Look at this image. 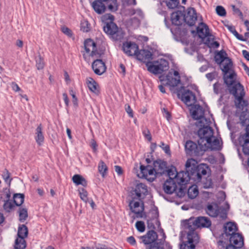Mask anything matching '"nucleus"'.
<instances>
[{"instance_id":"f257e3e1","label":"nucleus","mask_w":249,"mask_h":249,"mask_svg":"<svg viewBox=\"0 0 249 249\" xmlns=\"http://www.w3.org/2000/svg\"><path fill=\"white\" fill-rule=\"evenodd\" d=\"M230 93L234 97V103L237 108L243 110L248 106V101L244 99L246 95L244 86L240 83H235L228 88Z\"/></svg>"},{"instance_id":"f03ea898","label":"nucleus","mask_w":249,"mask_h":249,"mask_svg":"<svg viewBox=\"0 0 249 249\" xmlns=\"http://www.w3.org/2000/svg\"><path fill=\"white\" fill-rule=\"evenodd\" d=\"M165 234L163 233L162 239H158V234L154 230L148 231L146 234L140 237L142 242L144 245H149L146 249H164Z\"/></svg>"},{"instance_id":"7ed1b4c3","label":"nucleus","mask_w":249,"mask_h":249,"mask_svg":"<svg viewBox=\"0 0 249 249\" xmlns=\"http://www.w3.org/2000/svg\"><path fill=\"white\" fill-rule=\"evenodd\" d=\"M186 169L191 174L192 179L196 182L200 181L202 175L207 174L206 166L204 164L197 165L193 159H188L185 164Z\"/></svg>"},{"instance_id":"20e7f679","label":"nucleus","mask_w":249,"mask_h":249,"mask_svg":"<svg viewBox=\"0 0 249 249\" xmlns=\"http://www.w3.org/2000/svg\"><path fill=\"white\" fill-rule=\"evenodd\" d=\"M169 179H167L163 185V189L164 192L167 194H172L175 193L179 197L183 196L185 191L183 186L178 187V185L173 179L171 174V170L168 171Z\"/></svg>"},{"instance_id":"39448f33","label":"nucleus","mask_w":249,"mask_h":249,"mask_svg":"<svg viewBox=\"0 0 249 249\" xmlns=\"http://www.w3.org/2000/svg\"><path fill=\"white\" fill-rule=\"evenodd\" d=\"M128 206L131 213L134 214L133 216L134 219L146 217V214L144 212V203L142 200L132 198V200L129 201Z\"/></svg>"},{"instance_id":"423d86ee","label":"nucleus","mask_w":249,"mask_h":249,"mask_svg":"<svg viewBox=\"0 0 249 249\" xmlns=\"http://www.w3.org/2000/svg\"><path fill=\"white\" fill-rule=\"evenodd\" d=\"M185 148L187 154L194 155H202L204 152L206 151L208 146H206V143L203 144L201 143H198L197 144L192 141H187L185 144Z\"/></svg>"},{"instance_id":"0eeeda50","label":"nucleus","mask_w":249,"mask_h":249,"mask_svg":"<svg viewBox=\"0 0 249 249\" xmlns=\"http://www.w3.org/2000/svg\"><path fill=\"white\" fill-rule=\"evenodd\" d=\"M211 225V221L208 218L206 217H198L194 221L191 219L189 221L187 228L189 230L187 234H193V233L197 234L195 231L196 228L201 227L208 228Z\"/></svg>"},{"instance_id":"6e6552de","label":"nucleus","mask_w":249,"mask_h":249,"mask_svg":"<svg viewBox=\"0 0 249 249\" xmlns=\"http://www.w3.org/2000/svg\"><path fill=\"white\" fill-rule=\"evenodd\" d=\"M84 48L86 53H83V57L86 59L88 56H91L96 58L100 57L103 53L97 49L96 44L94 41L88 38L84 41Z\"/></svg>"},{"instance_id":"1a4fd4ad","label":"nucleus","mask_w":249,"mask_h":249,"mask_svg":"<svg viewBox=\"0 0 249 249\" xmlns=\"http://www.w3.org/2000/svg\"><path fill=\"white\" fill-rule=\"evenodd\" d=\"M104 31L115 40H120L124 37V33L122 29H119L113 22L107 23L104 27Z\"/></svg>"},{"instance_id":"9d476101","label":"nucleus","mask_w":249,"mask_h":249,"mask_svg":"<svg viewBox=\"0 0 249 249\" xmlns=\"http://www.w3.org/2000/svg\"><path fill=\"white\" fill-rule=\"evenodd\" d=\"M197 135L199 138L198 143H202L206 141V144L210 143L211 142V139L213 138V130L211 127L203 126L198 129Z\"/></svg>"},{"instance_id":"9b49d317","label":"nucleus","mask_w":249,"mask_h":249,"mask_svg":"<svg viewBox=\"0 0 249 249\" xmlns=\"http://www.w3.org/2000/svg\"><path fill=\"white\" fill-rule=\"evenodd\" d=\"M186 170L187 169H186ZM171 174L173 175L172 177L176 183H177L178 187L183 186L185 191L186 188L184 185L187 184V182L190 179H192L190 173L186 170V172L180 171L177 172L175 174L171 171Z\"/></svg>"},{"instance_id":"f8f14e48","label":"nucleus","mask_w":249,"mask_h":249,"mask_svg":"<svg viewBox=\"0 0 249 249\" xmlns=\"http://www.w3.org/2000/svg\"><path fill=\"white\" fill-rule=\"evenodd\" d=\"M207 213L212 217H216L218 215L223 219L227 217V213L224 210L221 209L218 205L215 203L209 204L206 209Z\"/></svg>"},{"instance_id":"ddd939ff","label":"nucleus","mask_w":249,"mask_h":249,"mask_svg":"<svg viewBox=\"0 0 249 249\" xmlns=\"http://www.w3.org/2000/svg\"><path fill=\"white\" fill-rule=\"evenodd\" d=\"M140 170L142 174V177L146 178L149 181L152 182L156 178V174L158 173L152 166L141 165Z\"/></svg>"},{"instance_id":"4468645a","label":"nucleus","mask_w":249,"mask_h":249,"mask_svg":"<svg viewBox=\"0 0 249 249\" xmlns=\"http://www.w3.org/2000/svg\"><path fill=\"white\" fill-rule=\"evenodd\" d=\"M167 85L172 87L178 86L181 82L180 74L177 71L172 70L166 76Z\"/></svg>"},{"instance_id":"2eb2a0df","label":"nucleus","mask_w":249,"mask_h":249,"mask_svg":"<svg viewBox=\"0 0 249 249\" xmlns=\"http://www.w3.org/2000/svg\"><path fill=\"white\" fill-rule=\"evenodd\" d=\"M187 241L180 245V249H195V244L198 242V234H187Z\"/></svg>"},{"instance_id":"dca6fc26","label":"nucleus","mask_w":249,"mask_h":249,"mask_svg":"<svg viewBox=\"0 0 249 249\" xmlns=\"http://www.w3.org/2000/svg\"><path fill=\"white\" fill-rule=\"evenodd\" d=\"M123 50L128 56H135L139 51V46L134 42L126 41L123 44Z\"/></svg>"},{"instance_id":"f3484780","label":"nucleus","mask_w":249,"mask_h":249,"mask_svg":"<svg viewBox=\"0 0 249 249\" xmlns=\"http://www.w3.org/2000/svg\"><path fill=\"white\" fill-rule=\"evenodd\" d=\"M183 16H184V22L190 26L195 24L197 20V16L194 8L188 9L186 13H183Z\"/></svg>"},{"instance_id":"a211bd4d","label":"nucleus","mask_w":249,"mask_h":249,"mask_svg":"<svg viewBox=\"0 0 249 249\" xmlns=\"http://www.w3.org/2000/svg\"><path fill=\"white\" fill-rule=\"evenodd\" d=\"M246 130V134L240 137L239 141L242 146L243 152L245 154H249V124L247 126Z\"/></svg>"},{"instance_id":"6ab92c4d","label":"nucleus","mask_w":249,"mask_h":249,"mask_svg":"<svg viewBox=\"0 0 249 249\" xmlns=\"http://www.w3.org/2000/svg\"><path fill=\"white\" fill-rule=\"evenodd\" d=\"M134 191L139 200H142L148 194L147 186L142 183H138L135 186Z\"/></svg>"},{"instance_id":"aec40b11","label":"nucleus","mask_w":249,"mask_h":249,"mask_svg":"<svg viewBox=\"0 0 249 249\" xmlns=\"http://www.w3.org/2000/svg\"><path fill=\"white\" fill-rule=\"evenodd\" d=\"M182 101L188 106H191L196 101V96L192 91L186 90L182 94Z\"/></svg>"},{"instance_id":"412c9836","label":"nucleus","mask_w":249,"mask_h":249,"mask_svg":"<svg viewBox=\"0 0 249 249\" xmlns=\"http://www.w3.org/2000/svg\"><path fill=\"white\" fill-rule=\"evenodd\" d=\"M92 68L96 74L101 75L106 71L105 63L101 59L95 60L92 64Z\"/></svg>"},{"instance_id":"4be33fe9","label":"nucleus","mask_w":249,"mask_h":249,"mask_svg":"<svg viewBox=\"0 0 249 249\" xmlns=\"http://www.w3.org/2000/svg\"><path fill=\"white\" fill-rule=\"evenodd\" d=\"M152 54L148 50H141L138 51L136 54L137 58L142 62L146 63L151 62L150 61L152 59Z\"/></svg>"},{"instance_id":"5701e85b","label":"nucleus","mask_w":249,"mask_h":249,"mask_svg":"<svg viewBox=\"0 0 249 249\" xmlns=\"http://www.w3.org/2000/svg\"><path fill=\"white\" fill-rule=\"evenodd\" d=\"M229 241L230 244H232L238 249L241 248L244 245L243 237L238 233H236L231 236Z\"/></svg>"},{"instance_id":"b1692460","label":"nucleus","mask_w":249,"mask_h":249,"mask_svg":"<svg viewBox=\"0 0 249 249\" xmlns=\"http://www.w3.org/2000/svg\"><path fill=\"white\" fill-rule=\"evenodd\" d=\"M183 13L180 11L173 12L171 15V20L173 24L176 26L181 25L184 22Z\"/></svg>"},{"instance_id":"393cba45","label":"nucleus","mask_w":249,"mask_h":249,"mask_svg":"<svg viewBox=\"0 0 249 249\" xmlns=\"http://www.w3.org/2000/svg\"><path fill=\"white\" fill-rule=\"evenodd\" d=\"M196 30L198 35L200 38H203L205 37L212 36L210 35L208 26L204 22L200 23Z\"/></svg>"},{"instance_id":"a878e982","label":"nucleus","mask_w":249,"mask_h":249,"mask_svg":"<svg viewBox=\"0 0 249 249\" xmlns=\"http://www.w3.org/2000/svg\"><path fill=\"white\" fill-rule=\"evenodd\" d=\"M204 110L199 105H196L192 111V116L194 120H198L204 117Z\"/></svg>"},{"instance_id":"bb28decb","label":"nucleus","mask_w":249,"mask_h":249,"mask_svg":"<svg viewBox=\"0 0 249 249\" xmlns=\"http://www.w3.org/2000/svg\"><path fill=\"white\" fill-rule=\"evenodd\" d=\"M106 1L103 0H96L92 2L91 5L94 10L98 14H101L105 12L106 10Z\"/></svg>"},{"instance_id":"cd10ccee","label":"nucleus","mask_w":249,"mask_h":249,"mask_svg":"<svg viewBox=\"0 0 249 249\" xmlns=\"http://www.w3.org/2000/svg\"><path fill=\"white\" fill-rule=\"evenodd\" d=\"M35 139L36 143L39 145H41L44 141L43 128L41 124H39L36 129Z\"/></svg>"},{"instance_id":"c85d7f7f","label":"nucleus","mask_w":249,"mask_h":249,"mask_svg":"<svg viewBox=\"0 0 249 249\" xmlns=\"http://www.w3.org/2000/svg\"><path fill=\"white\" fill-rule=\"evenodd\" d=\"M86 82L89 89L91 92L96 94H98L100 93L99 87L96 82L92 78H87Z\"/></svg>"},{"instance_id":"c756f323","label":"nucleus","mask_w":249,"mask_h":249,"mask_svg":"<svg viewBox=\"0 0 249 249\" xmlns=\"http://www.w3.org/2000/svg\"><path fill=\"white\" fill-rule=\"evenodd\" d=\"M237 230L236 225L234 223L229 222L224 225L225 233L227 236L236 233Z\"/></svg>"},{"instance_id":"7c9ffc66","label":"nucleus","mask_w":249,"mask_h":249,"mask_svg":"<svg viewBox=\"0 0 249 249\" xmlns=\"http://www.w3.org/2000/svg\"><path fill=\"white\" fill-rule=\"evenodd\" d=\"M224 73V82L227 85L228 88H229V86L233 85L235 83L238 82L235 81L236 74L234 72H231L229 74L228 73Z\"/></svg>"},{"instance_id":"2f4dec72","label":"nucleus","mask_w":249,"mask_h":249,"mask_svg":"<svg viewBox=\"0 0 249 249\" xmlns=\"http://www.w3.org/2000/svg\"><path fill=\"white\" fill-rule=\"evenodd\" d=\"M155 63L157 64L161 73L167 71L169 68V63L164 59H160L155 61Z\"/></svg>"},{"instance_id":"473e14b6","label":"nucleus","mask_w":249,"mask_h":249,"mask_svg":"<svg viewBox=\"0 0 249 249\" xmlns=\"http://www.w3.org/2000/svg\"><path fill=\"white\" fill-rule=\"evenodd\" d=\"M72 180L76 185H82L84 187L87 186V181L80 175H74L72 177Z\"/></svg>"},{"instance_id":"72a5a7b5","label":"nucleus","mask_w":249,"mask_h":249,"mask_svg":"<svg viewBox=\"0 0 249 249\" xmlns=\"http://www.w3.org/2000/svg\"><path fill=\"white\" fill-rule=\"evenodd\" d=\"M28 228L25 225H19L18 228L17 237L25 239L28 236Z\"/></svg>"},{"instance_id":"f704fd0d","label":"nucleus","mask_w":249,"mask_h":249,"mask_svg":"<svg viewBox=\"0 0 249 249\" xmlns=\"http://www.w3.org/2000/svg\"><path fill=\"white\" fill-rule=\"evenodd\" d=\"M26 245L25 239L17 237L14 244V249H25Z\"/></svg>"},{"instance_id":"c9c22d12","label":"nucleus","mask_w":249,"mask_h":249,"mask_svg":"<svg viewBox=\"0 0 249 249\" xmlns=\"http://www.w3.org/2000/svg\"><path fill=\"white\" fill-rule=\"evenodd\" d=\"M228 57L225 51L221 50L218 52L215 56V60L218 64H221L226 60Z\"/></svg>"},{"instance_id":"e433bc0d","label":"nucleus","mask_w":249,"mask_h":249,"mask_svg":"<svg viewBox=\"0 0 249 249\" xmlns=\"http://www.w3.org/2000/svg\"><path fill=\"white\" fill-rule=\"evenodd\" d=\"M220 64L221 66V70L224 73H228L232 65V61L229 58H228Z\"/></svg>"},{"instance_id":"4c0bfd02","label":"nucleus","mask_w":249,"mask_h":249,"mask_svg":"<svg viewBox=\"0 0 249 249\" xmlns=\"http://www.w3.org/2000/svg\"><path fill=\"white\" fill-rule=\"evenodd\" d=\"M147 67V70L155 74H160L161 73L157 64L155 63V62L153 63L152 62L147 63L146 64Z\"/></svg>"},{"instance_id":"58836bf2","label":"nucleus","mask_w":249,"mask_h":249,"mask_svg":"<svg viewBox=\"0 0 249 249\" xmlns=\"http://www.w3.org/2000/svg\"><path fill=\"white\" fill-rule=\"evenodd\" d=\"M198 194L197 186L196 185H193L189 187L188 189V195L189 198L191 199L195 198Z\"/></svg>"},{"instance_id":"ea45409f","label":"nucleus","mask_w":249,"mask_h":249,"mask_svg":"<svg viewBox=\"0 0 249 249\" xmlns=\"http://www.w3.org/2000/svg\"><path fill=\"white\" fill-rule=\"evenodd\" d=\"M98 170L102 177L104 178L107 175L108 168L106 163L102 160L99 162Z\"/></svg>"},{"instance_id":"a19ab883","label":"nucleus","mask_w":249,"mask_h":249,"mask_svg":"<svg viewBox=\"0 0 249 249\" xmlns=\"http://www.w3.org/2000/svg\"><path fill=\"white\" fill-rule=\"evenodd\" d=\"M14 202L15 205L19 206L24 202V196L22 194H16L13 196Z\"/></svg>"},{"instance_id":"79ce46f5","label":"nucleus","mask_w":249,"mask_h":249,"mask_svg":"<svg viewBox=\"0 0 249 249\" xmlns=\"http://www.w3.org/2000/svg\"><path fill=\"white\" fill-rule=\"evenodd\" d=\"M207 144L210 146L211 150H219L221 148L220 141L217 138H214L213 141L211 139V143Z\"/></svg>"},{"instance_id":"37998d69","label":"nucleus","mask_w":249,"mask_h":249,"mask_svg":"<svg viewBox=\"0 0 249 249\" xmlns=\"http://www.w3.org/2000/svg\"><path fill=\"white\" fill-rule=\"evenodd\" d=\"M19 220L24 222L28 217L27 209L25 208H19L18 210Z\"/></svg>"},{"instance_id":"c03bdc74","label":"nucleus","mask_w":249,"mask_h":249,"mask_svg":"<svg viewBox=\"0 0 249 249\" xmlns=\"http://www.w3.org/2000/svg\"><path fill=\"white\" fill-rule=\"evenodd\" d=\"M240 120L243 125H248L249 124V112H243L240 116Z\"/></svg>"},{"instance_id":"a18cd8bd","label":"nucleus","mask_w":249,"mask_h":249,"mask_svg":"<svg viewBox=\"0 0 249 249\" xmlns=\"http://www.w3.org/2000/svg\"><path fill=\"white\" fill-rule=\"evenodd\" d=\"M78 192L80 198L85 203H88L89 198L88 197V193L84 188H79Z\"/></svg>"},{"instance_id":"49530a36","label":"nucleus","mask_w":249,"mask_h":249,"mask_svg":"<svg viewBox=\"0 0 249 249\" xmlns=\"http://www.w3.org/2000/svg\"><path fill=\"white\" fill-rule=\"evenodd\" d=\"M163 2H165L166 6L169 9H174L177 7L179 3V0H164Z\"/></svg>"},{"instance_id":"de8ad7c7","label":"nucleus","mask_w":249,"mask_h":249,"mask_svg":"<svg viewBox=\"0 0 249 249\" xmlns=\"http://www.w3.org/2000/svg\"><path fill=\"white\" fill-rule=\"evenodd\" d=\"M80 30L83 32H89L90 30V24L86 20L81 21Z\"/></svg>"},{"instance_id":"09e8293b","label":"nucleus","mask_w":249,"mask_h":249,"mask_svg":"<svg viewBox=\"0 0 249 249\" xmlns=\"http://www.w3.org/2000/svg\"><path fill=\"white\" fill-rule=\"evenodd\" d=\"M108 9L111 11H115L118 9L117 0H108L106 1Z\"/></svg>"},{"instance_id":"8fccbe9b","label":"nucleus","mask_w":249,"mask_h":249,"mask_svg":"<svg viewBox=\"0 0 249 249\" xmlns=\"http://www.w3.org/2000/svg\"><path fill=\"white\" fill-rule=\"evenodd\" d=\"M4 204L3 208L6 212L9 213L13 209L14 205L13 204L12 201L7 200V201H3Z\"/></svg>"},{"instance_id":"3c124183","label":"nucleus","mask_w":249,"mask_h":249,"mask_svg":"<svg viewBox=\"0 0 249 249\" xmlns=\"http://www.w3.org/2000/svg\"><path fill=\"white\" fill-rule=\"evenodd\" d=\"M135 226L137 230L141 232H143L145 230V224L143 221H137L135 224Z\"/></svg>"},{"instance_id":"603ef678","label":"nucleus","mask_w":249,"mask_h":249,"mask_svg":"<svg viewBox=\"0 0 249 249\" xmlns=\"http://www.w3.org/2000/svg\"><path fill=\"white\" fill-rule=\"evenodd\" d=\"M10 173L7 169H5L2 173V178L4 181L6 182H8L10 184L12 178H10Z\"/></svg>"},{"instance_id":"864d4df0","label":"nucleus","mask_w":249,"mask_h":249,"mask_svg":"<svg viewBox=\"0 0 249 249\" xmlns=\"http://www.w3.org/2000/svg\"><path fill=\"white\" fill-rule=\"evenodd\" d=\"M216 11L220 16H225L226 15V10L222 6H217L216 8Z\"/></svg>"},{"instance_id":"5fc2aeb1","label":"nucleus","mask_w":249,"mask_h":249,"mask_svg":"<svg viewBox=\"0 0 249 249\" xmlns=\"http://www.w3.org/2000/svg\"><path fill=\"white\" fill-rule=\"evenodd\" d=\"M11 197V193L9 190L4 191L0 196L1 199H3V201H7V200H10Z\"/></svg>"},{"instance_id":"6e6d98bb","label":"nucleus","mask_w":249,"mask_h":249,"mask_svg":"<svg viewBox=\"0 0 249 249\" xmlns=\"http://www.w3.org/2000/svg\"><path fill=\"white\" fill-rule=\"evenodd\" d=\"M36 66L38 70H41L44 68V62L40 56L36 60Z\"/></svg>"},{"instance_id":"4d7b16f0","label":"nucleus","mask_w":249,"mask_h":249,"mask_svg":"<svg viewBox=\"0 0 249 249\" xmlns=\"http://www.w3.org/2000/svg\"><path fill=\"white\" fill-rule=\"evenodd\" d=\"M228 241L227 240L223 241L222 240H220L217 242V245L219 249H225L226 247L228 246Z\"/></svg>"},{"instance_id":"13d9d810","label":"nucleus","mask_w":249,"mask_h":249,"mask_svg":"<svg viewBox=\"0 0 249 249\" xmlns=\"http://www.w3.org/2000/svg\"><path fill=\"white\" fill-rule=\"evenodd\" d=\"M125 110L127 113L128 114V116L130 118H133L134 114H133V111L131 108L130 106L128 104L125 105L124 106Z\"/></svg>"},{"instance_id":"bf43d9fd","label":"nucleus","mask_w":249,"mask_h":249,"mask_svg":"<svg viewBox=\"0 0 249 249\" xmlns=\"http://www.w3.org/2000/svg\"><path fill=\"white\" fill-rule=\"evenodd\" d=\"M61 31L64 34L68 36L69 37H71L72 36L71 30L67 27H63L61 28Z\"/></svg>"},{"instance_id":"052dcab7","label":"nucleus","mask_w":249,"mask_h":249,"mask_svg":"<svg viewBox=\"0 0 249 249\" xmlns=\"http://www.w3.org/2000/svg\"><path fill=\"white\" fill-rule=\"evenodd\" d=\"M90 146L92 148L94 153H96L97 151L98 145L96 141L94 139H91L90 141Z\"/></svg>"},{"instance_id":"680f3d73","label":"nucleus","mask_w":249,"mask_h":249,"mask_svg":"<svg viewBox=\"0 0 249 249\" xmlns=\"http://www.w3.org/2000/svg\"><path fill=\"white\" fill-rule=\"evenodd\" d=\"M142 134L145 138L147 139L149 142L152 140V136L149 130L148 129H146L142 131Z\"/></svg>"},{"instance_id":"e2e57ef3","label":"nucleus","mask_w":249,"mask_h":249,"mask_svg":"<svg viewBox=\"0 0 249 249\" xmlns=\"http://www.w3.org/2000/svg\"><path fill=\"white\" fill-rule=\"evenodd\" d=\"M216 76V72L215 71L210 72V73H207L206 74V78L210 81H212L214 79H215V77Z\"/></svg>"},{"instance_id":"0e129e2a","label":"nucleus","mask_w":249,"mask_h":249,"mask_svg":"<svg viewBox=\"0 0 249 249\" xmlns=\"http://www.w3.org/2000/svg\"><path fill=\"white\" fill-rule=\"evenodd\" d=\"M229 29L240 40H244L242 38L239 37V34L234 27H229Z\"/></svg>"},{"instance_id":"69168bd1","label":"nucleus","mask_w":249,"mask_h":249,"mask_svg":"<svg viewBox=\"0 0 249 249\" xmlns=\"http://www.w3.org/2000/svg\"><path fill=\"white\" fill-rule=\"evenodd\" d=\"M127 241L128 243H129L130 245L134 246L136 244V240L134 238V237L132 236H131L127 238Z\"/></svg>"},{"instance_id":"338daca9","label":"nucleus","mask_w":249,"mask_h":249,"mask_svg":"<svg viewBox=\"0 0 249 249\" xmlns=\"http://www.w3.org/2000/svg\"><path fill=\"white\" fill-rule=\"evenodd\" d=\"M114 169L118 175H121L123 173L122 167L119 165L114 166Z\"/></svg>"},{"instance_id":"774afa93","label":"nucleus","mask_w":249,"mask_h":249,"mask_svg":"<svg viewBox=\"0 0 249 249\" xmlns=\"http://www.w3.org/2000/svg\"><path fill=\"white\" fill-rule=\"evenodd\" d=\"M11 86L12 89L16 92L19 91L20 90V88L15 82H12L11 84Z\"/></svg>"}]
</instances>
